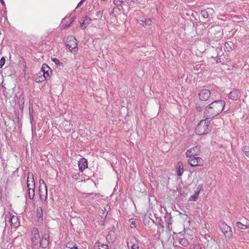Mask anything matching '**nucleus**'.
Here are the masks:
<instances>
[{"instance_id": "obj_10", "label": "nucleus", "mask_w": 249, "mask_h": 249, "mask_svg": "<svg viewBox=\"0 0 249 249\" xmlns=\"http://www.w3.org/2000/svg\"><path fill=\"white\" fill-rule=\"evenodd\" d=\"M210 96V91L206 89H202L199 93V98L202 101H207Z\"/></svg>"}, {"instance_id": "obj_26", "label": "nucleus", "mask_w": 249, "mask_h": 249, "mask_svg": "<svg viewBox=\"0 0 249 249\" xmlns=\"http://www.w3.org/2000/svg\"><path fill=\"white\" fill-rule=\"evenodd\" d=\"M198 195H199L198 193H196L194 195L191 196L190 197V198L189 199V201H196L198 198Z\"/></svg>"}, {"instance_id": "obj_15", "label": "nucleus", "mask_w": 249, "mask_h": 249, "mask_svg": "<svg viewBox=\"0 0 249 249\" xmlns=\"http://www.w3.org/2000/svg\"><path fill=\"white\" fill-rule=\"evenodd\" d=\"M43 189H44V192L42 190L43 188H42V186L40 185L39 186V193L40 195V199L42 201H45L47 198V188H44V187Z\"/></svg>"}, {"instance_id": "obj_3", "label": "nucleus", "mask_w": 249, "mask_h": 249, "mask_svg": "<svg viewBox=\"0 0 249 249\" xmlns=\"http://www.w3.org/2000/svg\"><path fill=\"white\" fill-rule=\"evenodd\" d=\"M40 236L38 230L34 228L31 231V246L33 249H38L39 242L40 240Z\"/></svg>"}, {"instance_id": "obj_21", "label": "nucleus", "mask_w": 249, "mask_h": 249, "mask_svg": "<svg viewBox=\"0 0 249 249\" xmlns=\"http://www.w3.org/2000/svg\"><path fill=\"white\" fill-rule=\"evenodd\" d=\"M28 197L30 199H33L35 197V188H30L28 190Z\"/></svg>"}, {"instance_id": "obj_7", "label": "nucleus", "mask_w": 249, "mask_h": 249, "mask_svg": "<svg viewBox=\"0 0 249 249\" xmlns=\"http://www.w3.org/2000/svg\"><path fill=\"white\" fill-rule=\"evenodd\" d=\"M140 241L136 238L132 237L127 240V245L131 249H139Z\"/></svg>"}, {"instance_id": "obj_34", "label": "nucleus", "mask_w": 249, "mask_h": 249, "mask_svg": "<svg viewBox=\"0 0 249 249\" xmlns=\"http://www.w3.org/2000/svg\"><path fill=\"white\" fill-rule=\"evenodd\" d=\"M5 58L3 57L0 59V68L2 67V66L5 63Z\"/></svg>"}, {"instance_id": "obj_41", "label": "nucleus", "mask_w": 249, "mask_h": 249, "mask_svg": "<svg viewBox=\"0 0 249 249\" xmlns=\"http://www.w3.org/2000/svg\"><path fill=\"white\" fill-rule=\"evenodd\" d=\"M74 18H71V21L70 23L69 24L66 25L65 27H68L72 22H73Z\"/></svg>"}, {"instance_id": "obj_11", "label": "nucleus", "mask_w": 249, "mask_h": 249, "mask_svg": "<svg viewBox=\"0 0 249 249\" xmlns=\"http://www.w3.org/2000/svg\"><path fill=\"white\" fill-rule=\"evenodd\" d=\"M41 71L43 72V78L45 79L50 76V73H52V69L46 64H43L42 65Z\"/></svg>"}, {"instance_id": "obj_25", "label": "nucleus", "mask_w": 249, "mask_h": 249, "mask_svg": "<svg viewBox=\"0 0 249 249\" xmlns=\"http://www.w3.org/2000/svg\"><path fill=\"white\" fill-rule=\"evenodd\" d=\"M94 249H108V246L106 244H102L100 246L95 245L94 246Z\"/></svg>"}, {"instance_id": "obj_14", "label": "nucleus", "mask_w": 249, "mask_h": 249, "mask_svg": "<svg viewBox=\"0 0 249 249\" xmlns=\"http://www.w3.org/2000/svg\"><path fill=\"white\" fill-rule=\"evenodd\" d=\"M240 96L241 94L239 91L237 89H234L230 93L229 97L233 100H237L239 99Z\"/></svg>"}, {"instance_id": "obj_29", "label": "nucleus", "mask_w": 249, "mask_h": 249, "mask_svg": "<svg viewBox=\"0 0 249 249\" xmlns=\"http://www.w3.org/2000/svg\"><path fill=\"white\" fill-rule=\"evenodd\" d=\"M11 217H12V214L11 213H7V214L5 215V221H7L10 222L11 224V220H10V219L11 218Z\"/></svg>"}, {"instance_id": "obj_6", "label": "nucleus", "mask_w": 249, "mask_h": 249, "mask_svg": "<svg viewBox=\"0 0 249 249\" xmlns=\"http://www.w3.org/2000/svg\"><path fill=\"white\" fill-rule=\"evenodd\" d=\"M189 157V159L188 161L189 164L192 166H201L203 164V160L200 157L196 156Z\"/></svg>"}, {"instance_id": "obj_22", "label": "nucleus", "mask_w": 249, "mask_h": 249, "mask_svg": "<svg viewBox=\"0 0 249 249\" xmlns=\"http://www.w3.org/2000/svg\"><path fill=\"white\" fill-rule=\"evenodd\" d=\"M221 56L218 57V55L215 57L212 56V57L215 60V61L217 63H221L224 64L225 63V61L223 58L221 57Z\"/></svg>"}, {"instance_id": "obj_19", "label": "nucleus", "mask_w": 249, "mask_h": 249, "mask_svg": "<svg viewBox=\"0 0 249 249\" xmlns=\"http://www.w3.org/2000/svg\"><path fill=\"white\" fill-rule=\"evenodd\" d=\"M36 215L39 218L38 221H40L41 222H42L43 221V210L41 207H38L37 208Z\"/></svg>"}, {"instance_id": "obj_40", "label": "nucleus", "mask_w": 249, "mask_h": 249, "mask_svg": "<svg viewBox=\"0 0 249 249\" xmlns=\"http://www.w3.org/2000/svg\"><path fill=\"white\" fill-rule=\"evenodd\" d=\"M84 1L85 0H81V1L78 3L76 8L80 7L83 3Z\"/></svg>"}, {"instance_id": "obj_39", "label": "nucleus", "mask_w": 249, "mask_h": 249, "mask_svg": "<svg viewBox=\"0 0 249 249\" xmlns=\"http://www.w3.org/2000/svg\"><path fill=\"white\" fill-rule=\"evenodd\" d=\"M196 110L199 112H200V111H202V110H203V107L200 106H196Z\"/></svg>"}, {"instance_id": "obj_5", "label": "nucleus", "mask_w": 249, "mask_h": 249, "mask_svg": "<svg viewBox=\"0 0 249 249\" xmlns=\"http://www.w3.org/2000/svg\"><path fill=\"white\" fill-rule=\"evenodd\" d=\"M219 227L226 238L230 239L231 237L232 234L231 229L227 224L221 222Z\"/></svg>"}, {"instance_id": "obj_28", "label": "nucleus", "mask_w": 249, "mask_h": 249, "mask_svg": "<svg viewBox=\"0 0 249 249\" xmlns=\"http://www.w3.org/2000/svg\"><path fill=\"white\" fill-rule=\"evenodd\" d=\"M90 21H91V19L90 18H89L87 16H85V17L84 18L83 22L82 24V26L83 25H86V24H89Z\"/></svg>"}, {"instance_id": "obj_47", "label": "nucleus", "mask_w": 249, "mask_h": 249, "mask_svg": "<svg viewBox=\"0 0 249 249\" xmlns=\"http://www.w3.org/2000/svg\"><path fill=\"white\" fill-rule=\"evenodd\" d=\"M227 45H229V43H225V47H226V48L227 47Z\"/></svg>"}, {"instance_id": "obj_45", "label": "nucleus", "mask_w": 249, "mask_h": 249, "mask_svg": "<svg viewBox=\"0 0 249 249\" xmlns=\"http://www.w3.org/2000/svg\"><path fill=\"white\" fill-rule=\"evenodd\" d=\"M73 249H78L77 247L76 246V245L75 244H74V245H73Z\"/></svg>"}, {"instance_id": "obj_13", "label": "nucleus", "mask_w": 249, "mask_h": 249, "mask_svg": "<svg viewBox=\"0 0 249 249\" xmlns=\"http://www.w3.org/2000/svg\"><path fill=\"white\" fill-rule=\"evenodd\" d=\"M78 167L79 170L83 172L85 169L88 168L87 160L84 158H81L79 161Z\"/></svg>"}, {"instance_id": "obj_18", "label": "nucleus", "mask_w": 249, "mask_h": 249, "mask_svg": "<svg viewBox=\"0 0 249 249\" xmlns=\"http://www.w3.org/2000/svg\"><path fill=\"white\" fill-rule=\"evenodd\" d=\"M177 175L178 176H181L184 171L182 163L181 162H178L177 164Z\"/></svg>"}, {"instance_id": "obj_50", "label": "nucleus", "mask_w": 249, "mask_h": 249, "mask_svg": "<svg viewBox=\"0 0 249 249\" xmlns=\"http://www.w3.org/2000/svg\"><path fill=\"white\" fill-rule=\"evenodd\" d=\"M213 29H211V32H213Z\"/></svg>"}, {"instance_id": "obj_4", "label": "nucleus", "mask_w": 249, "mask_h": 249, "mask_svg": "<svg viewBox=\"0 0 249 249\" xmlns=\"http://www.w3.org/2000/svg\"><path fill=\"white\" fill-rule=\"evenodd\" d=\"M65 44L71 52L75 53L77 52V40L73 36H68L65 42Z\"/></svg>"}, {"instance_id": "obj_42", "label": "nucleus", "mask_w": 249, "mask_h": 249, "mask_svg": "<svg viewBox=\"0 0 249 249\" xmlns=\"http://www.w3.org/2000/svg\"><path fill=\"white\" fill-rule=\"evenodd\" d=\"M151 22V20L150 19H149L148 20H145V24H149Z\"/></svg>"}, {"instance_id": "obj_24", "label": "nucleus", "mask_w": 249, "mask_h": 249, "mask_svg": "<svg viewBox=\"0 0 249 249\" xmlns=\"http://www.w3.org/2000/svg\"><path fill=\"white\" fill-rule=\"evenodd\" d=\"M243 151L245 155L249 158V146L248 145H244L243 148Z\"/></svg>"}, {"instance_id": "obj_38", "label": "nucleus", "mask_w": 249, "mask_h": 249, "mask_svg": "<svg viewBox=\"0 0 249 249\" xmlns=\"http://www.w3.org/2000/svg\"><path fill=\"white\" fill-rule=\"evenodd\" d=\"M239 235L241 239H244V240H245V237L247 236L246 234H245L243 232H241V234H240Z\"/></svg>"}, {"instance_id": "obj_30", "label": "nucleus", "mask_w": 249, "mask_h": 249, "mask_svg": "<svg viewBox=\"0 0 249 249\" xmlns=\"http://www.w3.org/2000/svg\"><path fill=\"white\" fill-rule=\"evenodd\" d=\"M24 103V99L23 98L19 102V108L21 110H22L23 109Z\"/></svg>"}, {"instance_id": "obj_31", "label": "nucleus", "mask_w": 249, "mask_h": 249, "mask_svg": "<svg viewBox=\"0 0 249 249\" xmlns=\"http://www.w3.org/2000/svg\"><path fill=\"white\" fill-rule=\"evenodd\" d=\"M156 222L158 223L162 227V228H164L163 223L162 222L161 218H156Z\"/></svg>"}, {"instance_id": "obj_12", "label": "nucleus", "mask_w": 249, "mask_h": 249, "mask_svg": "<svg viewBox=\"0 0 249 249\" xmlns=\"http://www.w3.org/2000/svg\"><path fill=\"white\" fill-rule=\"evenodd\" d=\"M27 186L28 190L29 188H35V182L34 178V176L33 174H28L27 180Z\"/></svg>"}, {"instance_id": "obj_17", "label": "nucleus", "mask_w": 249, "mask_h": 249, "mask_svg": "<svg viewBox=\"0 0 249 249\" xmlns=\"http://www.w3.org/2000/svg\"><path fill=\"white\" fill-rule=\"evenodd\" d=\"M11 220V226L14 228H18L19 225V220L17 216L12 215V217L10 219Z\"/></svg>"}, {"instance_id": "obj_33", "label": "nucleus", "mask_w": 249, "mask_h": 249, "mask_svg": "<svg viewBox=\"0 0 249 249\" xmlns=\"http://www.w3.org/2000/svg\"><path fill=\"white\" fill-rule=\"evenodd\" d=\"M52 60L53 62H54L55 63V64L56 65H60V64H62V63H61L59 60L58 59H57L56 58H52Z\"/></svg>"}, {"instance_id": "obj_43", "label": "nucleus", "mask_w": 249, "mask_h": 249, "mask_svg": "<svg viewBox=\"0 0 249 249\" xmlns=\"http://www.w3.org/2000/svg\"><path fill=\"white\" fill-rule=\"evenodd\" d=\"M124 0L126 1L127 2H131L135 1L136 0Z\"/></svg>"}, {"instance_id": "obj_23", "label": "nucleus", "mask_w": 249, "mask_h": 249, "mask_svg": "<svg viewBox=\"0 0 249 249\" xmlns=\"http://www.w3.org/2000/svg\"><path fill=\"white\" fill-rule=\"evenodd\" d=\"M235 226L239 229L245 230L247 228V226L242 224L240 222H237L235 223Z\"/></svg>"}, {"instance_id": "obj_16", "label": "nucleus", "mask_w": 249, "mask_h": 249, "mask_svg": "<svg viewBox=\"0 0 249 249\" xmlns=\"http://www.w3.org/2000/svg\"><path fill=\"white\" fill-rule=\"evenodd\" d=\"M165 221L167 224L168 228L169 230L172 229V217L171 216V213H166L164 216Z\"/></svg>"}, {"instance_id": "obj_36", "label": "nucleus", "mask_w": 249, "mask_h": 249, "mask_svg": "<svg viewBox=\"0 0 249 249\" xmlns=\"http://www.w3.org/2000/svg\"><path fill=\"white\" fill-rule=\"evenodd\" d=\"M41 183H42L43 184V187L44 188H46V185L45 184V182H44V181L42 179H40L39 180V184H40V186L41 185Z\"/></svg>"}, {"instance_id": "obj_49", "label": "nucleus", "mask_w": 249, "mask_h": 249, "mask_svg": "<svg viewBox=\"0 0 249 249\" xmlns=\"http://www.w3.org/2000/svg\"><path fill=\"white\" fill-rule=\"evenodd\" d=\"M69 43H70V44H72V42H69Z\"/></svg>"}, {"instance_id": "obj_37", "label": "nucleus", "mask_w": 249, "mask_h": 249, "mask_svg": "<svg viewBox=\"0 0 249 249\" xmlns=\"http://www.w3.org/2000/svg\"><path fill=\"white\" fill-rule=\"evenodd\" d=\"M72 177L73 178L77 179L79 177V174L77 173H74L72 174Z\"/></svg>"}, {"instance_id": "obj_32", "label": "nucleus", "mask_w": 249, "mask_h": 249, "mask_svg": "<svg viewBox=\"0 0 249 249\" xmlns=\"http://www.w3.org/2000/svg\"><path fill=\"white\" fill-rule=\"evenodd\" d=\"M103 11H99L96 12V17L97 18H101L103 16Z\"/></svg>"}, {"instance_id": "obj_8", "label": "nucleus", "mask_w": 249, "mask_h": 249, "mask_svg": "<svg viewBox=\"0 0 249 249\" xmlns=\"http://www.w3.org/2000/svg\"><path fill=\"white\" fill-rule=\"evenodd\" d=\"M200 152V146L196 145L188 150L185 154L187 157L196 156L198 155Z\"/></svg>"}, {"instance_id": "obj_9", "label": "nucleus", "mask_w": 249, "mask_h": 249, "mask_svg": "<svg viewBox=\"0 0 249 249\" xmlns=\"http://www.w3.org/2000/svg\"><path fill=\"white\" fill-rule=\"evenodd\" d=\"M49 235L47 234H44L39 242V247H41L43 249L47 247L49 244Z\"/></svg>"}, {"instance_id": "obj_48", "label": "nucleus", "mask_w": 249, "mask_h": 249, "mask_svg": "<svg viewBox=\"0 0 249 249\" xmlns=\"http://www.w3.org/2000/svg\"><path fill=\"white\" fill-rule=\"evenodd\" d=\"M195 249H202L201 248L197 247L195 248Z\"/></svg>"}, {"instance_id": "obj_51", "label": "nucleus", "mask_w": 249, "mask_h": 249, "mask_svg": "<svg viewBox=\"0 0 249 249\" xmlns=\"http://www.w3.org/2000/svg\"><path fill=\"white\" fill-rule=\"evenodd\" d=\"M31 110H30V114L31 115Z\"/></svg>"}, {"instance_id": "obj_27", "label": "nucleus", "mask_w": 249, "mask_h": 249, "mask_svg": "<svg viewBox=\"0 0 249 249\" xmlns=\"http://www.w3.org/2000/svg\"><path fill=\"white\" fill-rule=\"evenodd\" d=\"M201 14L204 18H207L209 16L208 12L206 10H202Z\"/></svg>"}, {"instance_id": "obj_46", "label": "nucleus", "mask_w": 249, "mask_h": 249, "mask_svg": "<svg viewBox=\"0 0 249 249\" xmlns=\"http://www.w3.org/2000/svg\"><path fill=\"white\" fill-rule=\"evenodd\" d=\"M37 79H38V78H36V82H40V80H37Z\"/></svg>"}, {"instance_id": "obj_20", "label": "nucleus", "mask_w": 249, "mask_h": 249, "mask_svg": "<svg viewBox=\"0 0 249 249\" xmlns=\"http://www.w3.org/2000/svg\"><path fill=\"white\" fill-rule=\"evenodd\" d=\"M179 244L185 247H187L189 245V242L186 238H180L179 241Z\"/></svg>"}, {"instance_id": "obj_44", "label": "nucleus", "mask_w": 249, "mask_h": 249, "mask_svg": "<svg viewBox=\"0 0 249 249\" xmlns=\"http://www.w3.org/2000/svg\"><path fill=\"white\" fill-rule=\"evenodd\" d=\"M0 2L1 3L2 5H4L5 4L4 1L3 0H0Z\"/></svg>"}, {"instance_id": "obj_2", "label": "nucleus", "mask_w": 249, "mask_h": 249, "mask_svg": "<svg viewBox=\"0 0 249 249\" xmlns=\"http://www.w3.org/2000/svg\"><path fill=\"white\" fill-rule=\"evenodd\" d=\"M209 119L205 118V119L200 122L196 128L195 132L196 134L201 135L209 133L210 131L209 127L210 121Z\"/></svg>"}, {"instance_id": "obj_1", "label": "nucleus", "mask_w": 249, "mask_h": 249, "mask_svg": "<svg viewBox=\"0 0 249 249\" xmlns=\"http://www.w3.org/2000/svg\"><path fill=\"white\" fill-rule=\"evenodd\" d=\"M225 104V102L222 100L213 101L205 107L204 117L207 119L214 118L224 110Z\"/></svg>"}, {"instance_id": "obj_35", "label": "nucleus", "mask_w": 249, "mask_h": 249, "mask_svg": "<svg viewBox=\"0 0 249 249\" xmlns=\"http://www.w3.org/2000/svg\"><path fill=\"white\" fill-rule=\"evenodd\" d=\"M74 244L73 243L69 242L67 244L66 247L71 249H73Z\"/></svg>"}]
</instances>
